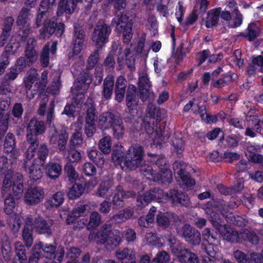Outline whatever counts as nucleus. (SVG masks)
Listing matches in <instances>:
<instances>
[{
	"label": "nucleus",
	"instance_id": "obj_20",
	"mask_svg": "<svg viewBox=\"0 0 263 263\" xmlns=\"http://www.w3.org/2000/svg\"><path fill=\"white\" fill-rule=\"evenodd\" d=\"M134 213V212L132 209L130 208H125L113 215L110 218L109 220L117 223L124 222L131 218Z\"/></svg>",
	"mask_w": 263,
	"mask_h": 263
},
{
	"label": "nucleus",
	"instance_id": "obj_55",
	"mask_svg": "<svg viewBox=\"0 0 263 263\" xmlns=\"http://www.w3.org/2000/svg\"><path fill=\"white\" fill-rule=\"evenodd\" d=\"M49 45L46 44L43 49L41 54L40 61L43 67H47L49 62Z\"/></svg>",
	"mask_w": 263,
	"mask_h": 263
},
{
	"label": "nucleus",
	"instance_id": "obj_40",
	"mask_svg": "<svg viewBox=\"0 0 263 263\" xmlns=\"http://www.w3.org/2000/svg\"><path fill=\"white\" fill-rule=\"evenodd\" d=\"M88 157L96 165L101 167L104 163V159L102 156L101 153L95 149H91L88 152Z\"/></svg>",
	"mask_w": 263,
	"mask_h": 263
},
{
	"label": "nucleus",
	"instance_id": "obj_60",
	"mask_svg": "<svg viewBox=\"0 0 263 263\" xmlns=\"http://www.w3.org/2000/svg\"><path fill=\"white\" fill-rule=\"evenodd\" d=\"M49 13L44 11H39V13L36 16V25L37 27H40L42 24L45 25L46 22H48L49 18Z\"/></svg>",
	"mask_w": 263,
	"mask_h": 263
},
{
	"label": "nucleus",
	"instance_id": "obj_45",
	"mask_svg": "<svg viewBox=\"0 0 263 263\" xmlns=\"http://www.w3.org/2000/svg\"><path fill=\"white\" fill-rule=\"evenodd\" d=\"M97 48L88 57L87 61L86 68L87 70L92 69L98 63L99 60V50Z\"/></svg>",
	"mask_w": 263,
	"mask_h": 263
},
{
	"label": "nucleus",
	"instance_id": "obj_10",
	"mask_svg": "<svg viewBox=\"0 0 263 263\" xmlns=\"http://www.w3.org/2000/svg\"><path fill=\"white\" fill-rule=\"evenodd\" d=\"M73 27L72 54L77 55L82 50L86 35L83 26L79 21L74 23Z\"/></svg>",
	"mask_w": 263,
	"mask_h": 263
},
{
	"label": "nucleus",
	"instance_id": "obj_57",
	"mask_svg": "<svg viewBox=\"0 0 263 263\" xmlns=\"http://www.w3.org/2000/svg\"><path fill=\"white\" fill-rule=\"evenodd\" d=\"M2 254L4 259L6 261H9L11 258V248L9 242L3 243L2 247Z\"/></svg>",
	"mask_w": 263,
	"mask_h": 263
},
{
	"label": "nucleus",
	"instance_id": "obj_3",
	"mask_svg": "<svg viewBox=\"0 0 263 263\" xmlns=\"http://www.w3.org/2000/svg\"><path fill=\"white\" fill-rule=\"evenodd\" d=\"M97 236L101 243L108 250H114L122 241L119 231H112V226L109 220L100 227Z\"/></svg>",
	"mask_w": 263,
	"mask_h": 263
},
{
	"label": "nucleus",
	"instance_id": "obj_16",
	"mask_svg": "<svg viewBox=\"0 0 263 263\" xmlns=\"http://www.w3.org/2000/svg\"><path fill=\"white\" fill-rule=\"evenodd\" d=\"M51 223H48L43 218L38 217L33 220L32 228L34 229L35 232L39 234H46L47 236L51 235Z\"/></svg>",
	"mask_w": 263,
	"mask_h": 263
},
{
	"label": "nucleus",
	"instance_id": "obj_29",
	"mask_svg": "<svg viewBox=\"0 0 263 263\" xmlns=\"http://www.w3.org/2000/svg\"><path fill=\"white\" fill-rule=\"evenodd\" d=\"M3 116L4 109L0 108V146L2 144L3 138L8 129L9 125V117Z\"/></svg>",
	"mask_w": 263,
	"mask_h": 263
},
{
	"label": "nucleus",
	"instance_id": "obj_8",
	"mask_svg": "<svg viewBox=\"0 0 263 263\" xmlns=\"http://www.w3.org/2000/svg\"><path fill=\"white\" fill-rule=\"evenodd\" d=\"M43 164L38 163L36 160L31 161L28 159L24 162L23 168L31 179L37 181L43 176Z\"/></svg>",
	"mask_w": 263,
	"mask_h": 263
},
{
	"label": "nucleus",
	"instance_id": "obj_12",
	"mask_svg": "<svg viewBox=\"0 0 263 263\" xmlns=\"http://www.w3.org/2000/svg\"><path fill=\"white\" fill-rule=\"evenodd\" d=\"M186 164L182 162H175L173 164V170L178 177L181 179L187 187H190L195 184V181L185 171Z\"/></svg>",
	"mask_w": 263,
	"mask_h": 263
},
{
	"label": "nucleus",
	"instance_id": "obj_56",
	"mask_svg": "<svg viewBox=\"0 0 263 263\" xmlns=\"http://www.w3.org/2000/svg\"><path fill=\"white\" fill-rule=\"evenodd\" d=\"M64 201V194L62 192H58L55 193L52 198L49 200L51 206H58Z\"/></svg>",
	"mask_w": 263,
	"mask_h": 263
},
{
	"label": "nucleus",
	"instance_id": "obj_13",
	"mask_svg": "<svg viewBox=\"0 0 263 263\" xmlns=\"http://www.w3.org/2000/svg\"><path fill=\"white\" fill-rule=\"evenodd\" d=\"M43 190L39 187H30L25 193V201L29 205H35L40 203L44 198Z\"/></svg>",
	"mask_w": 263,
	"mask_h": 263
},
{
	"label": "nucleus",
	"instance_id": "obj_52",
	"mask_svg": "<svg viewBox=\"0 0 263 263\" xmlns=\"http://www.w3.org/2000/svg\"><path fill=\"white\" fill-rule=\"evenodd\" d=\"M152 201L151 197V193L146 192L143 195L139 196L137 199V206L140 208L147 205Z\"/></svg>",
	"mask_w": 263,
	"mask_h": 263
},
{
	"label": "nucleus",
	"instance_id": "obj_39",
	"mask_svg": "<svg viewBox=\"0 0 263 263\" xmlns=\"http://www.w3.org/2000/svg\"><path fill=\"white\" fill-rule=\"evenodd\" d=\"M171 216L167 213H159L156 218L157 225L162 229L168 228L171 223Z\"/></svg>",
	"mask_w": 263,
	"mask_h": 263
},
{
	"label": "nucleus",
	"instance_id": "obj_11",
	"mask_svg": "<svg viewBox=\"0 0 263 263\" xmlns=\"http://www.w3.org/2000/svg\"><path fill=\"white\" fill-rule=\"evenodd\" d=\"M68 138V135L65 130H62L60 133L55 131L50 137V144H57L59 151L62 152L63 155H66V147Z\"/></svg>",
	"mask_w": 263,
	"mask_h": 263
},
{
	"label": "nucleus",
	"instance_id": "obj_48",
	"mask_svg": "<svg viewBox=\"0 0 263 263\" xmlns=\"http://www.w3.org/2000/svg\"><path fill=\"white\" fill-rule=\"evenodd\" d=\"M4 211L7 215L11 214L13 212L15 206V201L13 197L10 194L5 200Z\"/></svg>",
	"mask_w": 263,
	"mask_h": 263
},
{
	"label": "nucleus",
	"instance_id": "obj_28",
	"mask_svg": "<svg viewBox=\"0 0 263 263\" xmlns=\"http://www.w3.org/2000/svg\"><path fill=\"white\" fill-rule=\"evenodd\" d=\"M35 249H42L43 252V256L49 259H52L55 257V252L56 250V246L53 245H44L42 242L34 246Z\"/></svg>",
	"mask_w": 263,
	"mask_h": 263
},
{
	"label": "nucleus",
	"instance_id": "obj_1",
	"mask_svg": "<svg viewBox=\"0 0 263 263\" xmlns=\"http://www.w3.org/2000/svg\"><path fill=\"white\" fill-rule=\"evenodd\" d=\"M124 1H116L115 4V17L112 21V25H116V30L119 33H122L123 41L128 44L133 36V23L128 20V17L123 11H121L125 7Z\"/></svg>",
	"mask_w": 263,
	"mask_h": 263
},
{
	"label": "nucleus",
	"instance_id": "obj_50",
	"mask_svg": "<svg viewBox=\"0 0 263 263\" xmlns=\"http://www.w3.org/2000/svg\"><path fill=\"white\" fill-rule=\"evenodd\" d=\"M138 87H146L147 88L151 87L148 74L145 71H140L139 73Z\"/></svg>",
	"mask_w": 263,
	"mask_h": 263
},
{
	"label": "nucleus",
	"instance_id": "obj_25",
	"mask_svg": "<svg viewBox=\"0 0 263 263\" xmlns=\"http://www.w3.org/2000/svg\"><path fill=\"white\" fill-rule=\"evenodd\" d=\"M114 86L113 77L108 76L105 78L103 84V96L105 99H109L112 94Z\"/></svg>",
	"mask_w": 263,
	"mask_h": 263
},
{
	"label": "nucleus",
	"instance_id": "obj_53",
	"mask_svg": "<svg viewBox=\"0 0 263 263\" xmlns=\"http://www.w3.org/2000/svg\"><path fill=\"white\" fill-rule=\"evenodd\" d=\"M231 20L229 24V27L233 28L237 27L242 23V16L239 11L232 13Z\"/></svg>",
	"mask_w": 263,
	"mask_h": 263
},
{
	"label": "nucleus",
	"instance_id": "obj_7",
	"mask_svg": "<svg viewBox=\"0 0 263 263\" xmlns=\"http://www.w3.org/2000/svg\"><path fill=\"white\" fill-rule=\"evenodd\" d=\"M166 200L176 206L189 207L191 204L189 196L181 191L171 189L165 194Z\"/></svg>",
	"mask_w": 263,
	"mask_h": 263
},
{
	"label": "nucleus",
	"instance_id": "obj_9",
	"mask_svg": "<svg viewBox=\"0 0 263 263\" xmlns=\"http://www.w3.org/2000/svg\"><path fill=\"white\" fill-rule=\"evenodd\" d=\"M181 236L186 242L193 246H198L201 242L200 232L189 224L183 225L180 231Z\"/></svg>",
	"mask_w": 263,
	"mask_h": 263
},
{
	"label": "nucleus",
	"instance_id": "obj_19",
	"mask_svg": "<svg viewBox=\"0 0 263 263\" xmlns=\"http://www.w3.org/2000/svg\"><path fill=\"white\" fill-rule=\"evenodd\" d=\"M82 0H60L57 14L61 15L63 12L70 14L72 13L77 7V4Z\"/></svg>",
	"mask_w": 263,
	"mask_h": 263
},
{
	"label": "nucleus",
	"instance_id": "obj_51",
	"mask_svg": "<svg viewBox=\"0 0 263 263\" xmlns=\"http://www.w3.org/2000/svg\"><path fill=\"white\" fill-rule=\"evenodd\" d=\"M202 236L203 240L208 243H218V240L216 236L214 235L210 228H205L202 232Z\"/></svg>",
	"mask_w": 263,
	"mask_h": 263
},
{
	"label": "nucleus",
	"instance_id": "obj_5",
	"mask_svg": "<svg viewBox=\"0 0 263 263\" xmlns=\"http://www.w3.org/2000/svg\"><path fill=\"white\" fill-rule=\"evenodd\" d=\"M143 156L142 147L137 145L132 146L123 158V164L128 169L135 170L142 164Z\"/></svg>",
	"mask_w": 263,
	"mask_h": 263
},
{
	"label": "nucleus",
	"instance_id": "obj_49",
	"mask_svg": "<svg viewBox=\"0 0 263 263\" xmlns=\"http://www.w3.org/2000/svg\"><path fill=\"white\" fill-rule=\"evenodd\" d=\"M37 148V156L38 159L40 160V163L44 164L48 155V149L47 145L45 144H41Z\"/></svg>",
	"mask_w": 263,
	"mask_h": 263
},
{
	"label": "nucleus",
	"instance_id": "obj_35",
	"mask_svg": "<svg viewBox=\"0 0 263 263\" xmlns=\"http://www.w3.org/2000/svg\"><path fill=\"white\" fill-rule=\"evenodd\" d=\"M66 151V155H64V156L66 157V159L69 162H78L81 160V153L75 149L74 147L69 146Z\"/></svg>",
	"mask_w": 263,
	"mask_h": 263
},
{
	"label": "nucleus",
	"instance_id": "obj_54",
	"mask_svg": "<svg viewBox=\"0 0 263 263\" xmlns=\"http://www.w3.org/2000/svg\"><path fill=\"white\" fill-rule=\"evenodd\" d=\"M124 54L126 58V64H127L128 67L131 70H134L135 65V57L134 54L132 53L130 49L128 48H126Z\"/></svg>",
	"mask_w": 263,
	"mask_h": 263
},
{
	"label": "nucleus",
	"instance_id": "obj_15",
	"mask_svg": "<svg viewBox=\"0 0 263 263\" xmlns=\"http://www.w3.org/2000/svg\"><path fill=\"white\" fill-rule=\"evenodd\" d=\"M33 219L32 217H27L25 220V226L22 230V238L27 248H30L33 241L32 229L29 227L32 226Z\"/></svg>",
	"mask_w": 263,
	"mask_h": 263
},
{
	"label": "nucleus",
	"instance_id": "obj_63",
	"mask_svg": "<svg viewBox=\"0 0 263 263\" xmlns=\"http://www.w3.org/2000/svg\"><path fill=\"white\" fill-rule=\"evenodd\" d=\"M20 32L18 35L22 41L25 42L31 31V26L29 24L18 26Z\"/></svg>",
	"mask_w": 263,
	"mask_h": 263
},
{
	"label": "nucleus",
	"instance_id": "obj_32",
	"mask_svg": "<svg viewBox=\"0 0 263 263\" xmlns=\"http://www.w3.org/2000/svg\"><path fill=\"white\" fill-rule=\"evenodd\" d=\"M220 8H217L208 12L205 21L207 28H211L217 24L220 15Z\"/></svg>",
	"mask_w": 263,
	"mask_h": 263
},
{
	"label": "nucleus",
	"instance_id": "obj_64",
	"mask_svg": "<svg viewBox=\"0 0 263 263\" xmlns=\"http://www.w3.org/2000/svg\"><path fill=\"white\" fill-rule=\"evenodd\" d=\"M82 171L86 176H93L96 174L97 170L95 166L90 162L84 163L82 166Z\"/></svg>",
	"mask_w": 263,
	"mask_h": 263
},
{
	"label": "nucleus",
	"instance_id": "obj_43",
	"mask_svg": "<svg viewBox=\"0 0 263 263\" xmlns=\"http://www.w3.org/2000/svg\"><path fill=\"white\" fill-rule=\"evenodd\" d=\"M84 189L81 184H75L70 189L68 193L69 199H74L80 197L83 194Z\"/></svg>",
	"mask_w": 263,
	"mask_h": 263
},
{
	"label": "nucleus",
	"instance_id": "obj_18",
	"mask_svg": "<svg viewBox=\"0 0 263 263\" xmlns=\"http://www.w3.org/2000/svg\"><path fill=\"white\" fill-rule=\"evenodd\" d=\"M44 29L50 35L55 33L57 36L60 37L64 32V25L62 23L57 24L53 19L50 18L45 23Z\"/></svg>",
	"mask_w": 263,
	"mask_h": 263
},
{
	"label": "nucleus",
	"instance_id": "obj_2",
	"mask_svg": "<svg viewBox=\"0 0 263 263\" xmlns=\"http://www.w3.org/2000/svg\"><path fill=\"white\" fill-rule=\"evenodd\" d=\"M98 126L102 130L111 128L115 138L122 139L125 133V128L122 119L111 112H104L99 117Z\"/></svg>",
	"mask_w": 263,
	"mask_h": 263
},
{
	"label": "nucleus",
	"instance_id": "obj_58",
	"mask_svg": "<svg viewBox=\"0 0 263 263\" xmlns=\"http://www.w3.org/2000/svg\"><path fill=\"white\" fill-rule=\"evenodd\" d=\"M170 259L169 254L165 251H161L158 253L154 257L151 263H165Z\"/></svg>",
	"mask_w": 263,
	"mask_h": 263
},
{
	"label": "nucleus",
	"instance_id": "obj_22",
	"mask_svg": "<svg viewBox=\"0 0 263 263\" xmlns=\"http://www.w3.org/2000/svg\"><path fill=\"white\" fill-rule=\"evenodd\" d=\"M139 98L137 94V88L133 85H129L128 87L126 95V101L127 106L130 109H133L138 105Z\"/></svg>",
	"mask_w": 263,
	"mask_h": 263
},
{
	"label": "nucleus",
	"instance_id": "obj_36",
	"mask_svg": "<svg viewBox=\"0 0 263 263\" xmlns=\"http://www.w3.org/2000/svg\"><path fill=\"white\" fill-rule=\"evenodd\" d=\"M222 216L226 218L227 222L230 224L239 227H242L245 224L244 219L241 217L236 216L232 213L229 212V211L226 212V214L222 215Z\"/></svg>",
	"mask_w": 263,
	"mask_h": 263
},
{
	"label": "nucleus",
	"instance_id": "obj_30",
	"mask_svg": "<svg viewBox=\"0 0 263 263\" xmlns=\"http://www.w3.org/2000/svg\"><path fill=\"white\" fill-rule=\"evenodd\" d=\"M47 175L51 179H56L60 175L62 171L61 166L58 163L50 162L46 166Z\"/></svg>",
	"mask_w": 263,
	"mask_h": 263
},
{
	"label": "nucleus",
	"instance_id": "obj_34",
	"mask_svg": "<svg viewBox=\"0 0 263 263\" xmlns=\"http://www.w3.org/2000/svg\"><path fill=\"white\" fill-rule=\"evenodd\" d=\"M112 182L110 180H105L99 186L96 192V195L100 197L106 198L108 196L109 189L112 187Z\"/></svg>",
	"mask_w": 263,
	"mask_h": 263
},
{
	"label": "nucleus",
	"instance_id": "obj_27",
	"mask_svg": "<svg viewBox=\"0 0 263 263\" xmlns=\"http://www.w3.org/2000/svg\"><path fill=\"white\" fill-rule=\"evenodd\" d=\"M179 260L181 263H199V259L197 255L184 249L179 252Z\"/></svg>",
	"mask_w": 263,
	"mask_h": 263
},
{
	"label": "nucleus",
	"instance_id": "obj_59",
	"mask_svg": "<svg viewBox=\"0 0 263 263\" xmlns=\"http://www.w3.org/2000/svg\"><path fill=\"white\" fill-rule=\"evenodd\" d=\"M70 143L71 147H76L81 145L83 143L82 134L79 132H74L70 138Z\"/></svg>",
	"mask_w": 263,
	"mask_h": 263
},
{
	"label": "nucleus",
	"instance_id": "obj_4",
	"mask_svg": "<svg viewBox=\"0 0 263 263\" xmlns=\"http://www.w3.org/2000/svg\"><path fill=\"white\" fill-rule=\"evenodd\" d=\"M229 203L221 199H213L208 202L205 212L209 216L210 221L215 229H218L221 226V220L219 215L214 210L222 215L229 211Z\"/></svg>",
	"mask_w": 263,
	"mask_h": 263
},
{
	"label": "nucleus",
	"instance_id": "obj_46",
	"mask_svg": "<svg viewBox=\"0 0 263 263\" xmlns=\"http://www.w3.org/2000/svg\"><path fill=\"white\" fill-rule=\"evenodd\" d=\"M64 171L68 178L69 181L73 183L78 179V174L74 166L70 163H67L64 167Z\"/></svg>",
	"mask_w": 263,
	"mask_h": 263
},
{
	"label": "nucleus",
	"instance_id": "obj_47",
	"mask_svg": "<svg viewBox=\"0 0 263 263\" xmlns=\"http://www.w3.org/2000/svg\"><path fill=\"white\" fill-rule=\"evenodd\" d=\"M101 216L98 212H93L90 214L88 228H96L101 223Z\"/></svg>",
	"mask_w": 263,
	"mask_h": 263
},
{
	"label": "nucleus",
	"instance_id": "obj_21",
	"mask_svg": "<svg viewBox=\"0 0 263 263\" xmlns=\"http://www.w3.org/2000/svg\"><path fill=\"white\" fill-rule=\"evenodd\" d=\"M117 258L122 261V263H136V255L134 251L128 248H124L116 252Z\"/></svg>",
	"mask_w": 263,
	"mask_h": 263
},
{
	"label": "nucleus",
	"instance_id": "obj_44",
	"mask_svg": "<svg viewBox=\"0 0 263 263\" xmlns=\"http://www.w3.org/2000/svg\"><path fill=\"white\" fill-rule=\"evenodd\" d=\"M31 59L26 60L24 57L19 58L15 65V69L16 71L19 72H22L26 68L30 67L34 62V61H30Z\"/></svg>",
	"mask_w": 263,
	"mask_h": 263
},
{
	"label": "nucleus",
	"instance_id": "obj_17",
	"mask_svg": "<svg viewBox=\"0 0 263 263\" xmlns=\"http://www.w3.org/2000/svg\"><path fill=\"white\" fill-rule=\"evenodd\" d=\"M46 124L44 121L33 118L29 122L27 126L26 132L41 135L44 134Z\"/></svg>",
	"mask_w": 263,
	"mask_h": 263
},
{
	"label": "nucleus",
	"instance_id": "obj_42",
	"mask_svg": "<svg viewBox=\"0 0 263 263\" xmlns=\"http://www.w3.org/2000/svg\"><path fill=\"white\" fill-rule=\"evenodd\" d=\"M30 9L26 8H23L20 11L16 20V24L18 26L28 25V16L30 15Z\"/></svg>",
	"mask_w": 263,
	"mask_h": 263
},
{
	"label": "nucleus",
	"instance_id": "obj_62",
	"mask_svg": "<svg viewBox=\"0 0 263 263\" xmlns=\"http://www.w3.org/2000/svg\"><path fill=\"white\" fill-rule=\"evenodd\" d=\"M149 193H151V197L152 200L154 199H157L160 202L163 199H166V193H164L163 190L160 189H154L153 190L149 191Z\"/></svg>",
	"mask_w": 263,
	"mask_h": 263
},
{
	"label": "nucleus",
	"instance_id": "obj_33",
	"mask_svg": "<svg viewBox=\"0 0 263 263\" xmlns=\"http://www.w3.org/2000/svg\"><path fill=\"white\" fill-rule=\"evenodd\" d=\"M155 179L161 180L163 183H170L172 180V173L167 167L161 168L160 173L157 174Z\"/></svg>",
	"mask_w": 263,
	"mask_h": 263
},
{
	"label": "nucleus",
	"instance_id": "obj_23",
	"mask_svg": "<svg viewBox=\"0 0 263 263\" xmlns=\"http://www.w3.org/2000/svg\"><path fill=\"white\" fill-rule=\"evenodd\" d=\"M220 227L217 229L220 233L224 239L231 242L237 243L241 240L240 231H237L230 228H224L223 232L220 231Z\"/></svg>",
	"mask_w": 263,
	"mask_h": 263
},
{
	"label": "nucleus",
	"instance_id": "obj_14",
	"mask_svg": "<svg viewBox=\"0 0 263 263\" xmlns=\"http://www.w3.org/2000/svg\"><path fill=\"white\" fill-rule=\"evenodd\" d=\"M39 136L26 132V142L28 146L25 152V156L27 159L31 160L35 156L36 149L39 146Z\"/></svg>",
	"mask_w": 263,
	"mask_h": 263
},
{
	"label": "nucleus",
	"instance_id": "obj_61",
	"mask_svg": "<svg viewBox=\"0 0 263 263\" xmlns=\"http://www.w3.org/2000/svg\"><path fill=\"white\" fill-rule=\"evenodd\" d=\"M12 178V172L10 171H8L3 180L2 187L3 194H4L5 192H7L10 189V187L11 185Z\"/></svg>",
	"mask_w": 263,
	"mask_h": 263
},
{
	"label": "nucleus",
	"instance_id": "obj_38",
	"mask_svg": "<svg viewBox=\"0 0 263 263\" xmlns=\"http://www.w3.org/2000/svg\"><path fill=\"white\" fill-rule=\"evenodd\" d=\"M22 222V218L17 215L10 217L8 220V223L12 233L15 234L18 232Z\"/></svg>",
	"mask_w": 263,
	"mask_h": 263
},
{
	"label": "nucleus",
	"instance_id": "obj_26",
	"mask_svg": "<svg viewBox=\"0 0 263 263\" xmlns=\"http://www.w3.org/2000/svg\"><path fill=\"white\" fill-rule=\"evenodd\" d=\"M241 240L249 242L253 245H257L259 241L257 234L253 231L243 229L240 231Z\"/></svg>",
	"mask_w": 263,
	"mask_h": 263
},
{
	"label": "nucleus",
	"instance_id": "obj_37",
	"mask_svg": "<svg viewBox=\"0 0 263 263\" xmlns=\"http://www.w3.org/2000/svg\"><path fill=\"white\" fill-rule=\"evenodd\" d=\"M260 30L256 23H250L247 28V33L243 36L247 38L249 41H254L259 36Z\"/></svg>",
	"mask_w": 263,
	"mask_h": 263
},
{
	"label": "nucleus",
	"instance_id": "obj_6",
	"mask_svg": "<svg viewBox=\"0 0 263 263\" xmlns=\"http://www.w3.org/2000/svg\"><path fill=\"white\" fill-rule=\"evenodd\" d=\"M111 32L110 27L102 20L98 22L92 33L91 39L96 48L101 49L108 42Z\"/></svg>",
	"mask_w": 263,
	"mask_h": 263
},
{
	"label": "nucleus",
	"instance_id": "obj_24",
	"mask_svg": "<svg viewBox=\"0 0 263 263\" xmlns=\"http://www.w3.org/2000/svg\"><path fill=\"white\" fill-rule=\"evenodd\" d=\"M36 44V41L35 39L29 38L26 45L25 54L27 59H31V62H35L37 59V53L34 49Z\"/></svg>",
	"mask_w": 263,
	"mask_h": 263
},
{
	"label": "nucleus",
	"instance_id": "obj_31",
	"mask_svg": "<svg viewBox=\"0 0 263 263\" xmlns=\"http://www.w3.org/2000/svg\"><path fill=\"white\" fill-rule=\"evenodd\" d=\"M15 146V140L14 135L11 133H8L5 139L4 147V149L7 153H13L15 155L16 151H14Z\"/></svg>",
	"mask_w": 263,
	"mask_h": 263
},
{
	"label": "nucleus",
	"instance_id": "obj_41",
	"mask_svg": "<svg viewBox=\"0 0 263 263\" xmlns=\"http://www.w3.org/2000/svg\"><path fill=\"white\" fill-rule=\"evenodd\" d=\"M111 137L105 136L100 139L99 143L100 149L104 154H107L111 152Z\"/></svg>",
	"mask_w": 263,
	"mask_h": 263
}]
</instances>
